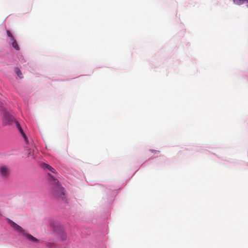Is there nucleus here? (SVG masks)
<instances>
[{"label":"nucleus","mask_w":248,"mask_h":248,"mask_svg":"<svg viewBox=\"0 0 248 248\" xmlns=\"http://www.w3.org/2000/svg\"><path fill=\"white\" fill-rule=\"evenodd\" d=\"M11 173L10 167L6 165L2 164L0 166V176L2 178H8Z\"/></svg>","instance_id":"nucleus-3"},{"label":"nucleus","mask_w":248,"mask_h":248,"mask_svg":"<svg viewBox=\"0 0 248 248\" xmlns=\"http://www.w3.org/2000/svg\"><path fill=\"white\" fill-rule=\"evenodd\" d=\"M16 121L15 118L9 112L4 110L2 122L4 125H11Z\"/></svg>","instance_id":"nucleus-2"},{"label":"nucleus","mask_w":248,"mask_h":248,"mask_svg":"<svg viewBox=\"0 0 248 248\" xmlns=\"http://www.w3.org/2000/svg\"><path fill=\"white\" fill-rule=\"evenodd\" d=\"M15 123L16 124V127L18 129V130H20L21 129H22V127H21L20 124L17 121H16L15 122Z\"/></svg>","instance_id":"nucleus-12"},{"label":"nucleus","mask_w":248,"mask_h":248,"mask_svg":"<svg viewBox=\"0 0 248 248\" xmlns=\"http://www.w3.org/2000/svg\"><path fill=\"white\" fill-rule=\"evenodd\" d=\"M8 224L12 227L16 231L21 232L22 234L25 232V231L20 226H19L18 224L13 221L12 220L10 219H8Z\"/></svg>","instance_id":"nucleus-4"},{"label":"nucleus","mask_w":248,"mask_h":248,"mask_svg":"<svg viewBox=\"0 0 248 248\" xmlns=\"http://www.w3.org/2000/svg\"><path fill=\"white\" fill-rule=\"evenodd\" d=\"M11 41L12 42L13 47L17 50H19V47L16 40L15 39H13V40H11Z\"/></svg>","instance_id":"nucleus-7"},{"label":"nucleus","mask_w":248,"mask_h":248,"mask_svg":"<svg viewBox=\"0 0 248 248\" xmlns=\"http://www.w3.org/2000/svg\"><path fill=\"white\" fill-rule=\"evenodd\" d=\"M15 72L19 78H23L22 74L18 68H16Z\"/></svg>","instance_id":"nucleus-9"},{"label":"nucleus","mask_w":248,"mask_h":248,"mask_svg":"<svg viewBox=\"0 0 248 248\" xmlns=\"http://www.w3.org/2000/svg\"><path fill=\"white\" fill-rule=\"evenodd\" d=\"M42 168L44 170H49V171H50L52 172L55 173V169L53 168H52L51 166H50V165H49L48 164L44 163V164H42Z\"/></svg>","instance_id":"nucleus-6"},{"label":"nucleus","mask_w":248,"mask_h":248,"mask_svg":"<svg viewBox=\"0 0 248 248\" xmlns=\"http://www.w3.org/2000/svg\"><path fill=\"white\" fill-rule=\"evenodd\" d=\"M150 151L152 152V153H155V154H158L159 153V151H156V150H150Z\"/></svg>","instance_id":"nucleus-13"},{"label":"nucleus","mask_w":248,"mask_h":248,"mask_svg":"<svg viewBox=\"0 0 248 248\" xmlns=\"http://www.w3.org/2000/svg\"><path fill=\"white\" fill-rule=\"evenodd\" d=\"M49 175L50 182L54 185L52 191L53 196L56 198L64 201L65 199L64 189L59 184V181L57 179H55L53 176L49 174Z\"/></svg>","instance_id":"nucleus-1"},{"label":"nucleus","mask_w":248,"mask_h":248,"mask_svg":"<svg viewBox=\"0 0 248 248\" xmlns=\"http://www.w3.org/2000/svg\"><path fill=\"white\" fill-rule=\"evenodd\" d=\"M233 1L234 3L238 5L242 4L245 1L248 2V0H233Z\"/></svg>","instance_id":"nucleus-10"},{"label":"nucleus","mask_w":248,"mask_h":248,"mask_svg":"<svg viewBox=\"0 0 248 248\" xmlns=\"http://www.w3.org/2000/svg\"><path fill=\"white\" fill-rule=\"evenodd\" d=\"M6 32H7V35L10 37L11 38V40H13V39H14V37L13 36L12 33H11V32L9 31V30H7L6 31Z\"/></svg>","instance_id":"nucleus-11"},{"label":"nucleus","mask_w":248,"mask_h":248,"mask_svg":"<svg viewBox=\"0 0 248 248\" xmlns=\"http://www.w3.org/2000/svg\"><path fill=\"white\" fill-rule=\"evenodd\" d=\"M22 235L23 236V237L25 238H26V239H27L28 240H29L31 242H32L33 243H38L39 242V240L37 238H35L31 234H30L25 232H24V233L22 234Z\"/></svg>","instance_id":"nucleus-5"},{"label":"nucleus","mask_w":248,"mask_h":248,"mask_svg":"<svg viewBox=\"0 0 248 248\" xmlns=\"http://www.w3.org/2000/svg\"><path fill=\"white\" fill-rule=\"evenodd\" d=\"M19 131L20 133V134L22 135L23 138H24V140L25 141L26 143H28V138L26 136V134L24 133L22 128L20 130H19Z\"/></svg>","instance_id":"nucleus-8"}]
</instances>
